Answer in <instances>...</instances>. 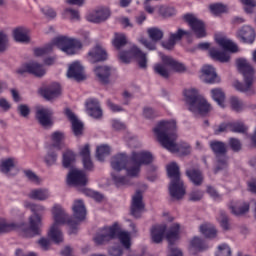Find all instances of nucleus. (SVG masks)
I'll use <instances>...</instances> for the list:
<instances>
[{
  "instance_id": "33",
  "label": "nucleus",
  "mask_w": 256,
  "mask_h": 256,
  "mask_svg": "<svg viewBox=\"0 0 256 256\" xmlns=\"http://www.w3.org/2000/svg\"><path fill=\"white\" fill-rule=\"evenodd\" d=\"M18 161L15 158H5L0 161V172L7 176L13 171L17 165Z\"/></svg>"
},
{
  "instance_id": "27",
  "label": "nucleus",
  "mask_w": 256,
  "mask_h": 256,
  "mask_svg": "<svg viewBox=\"0 0 256 256\" xmlns=\"http://www.w3.org/2000/svg\"><path fill=\"white\" fill-rule=\"evenodd\" d=\"M188 34L189 32L184 31L182 29H178L177 32L171 33L169 35V39L167 41L162 42V45L165 49L172 50L174 49L176 43L181 41V39Z\"/></svg>"
},
{
  "instance_id": "55",
  "label": "nucleus",
  "mask_w": 256,
  "mask_h": 256,
  "mask_svg": "<svg viewBox=\"0 0 256 256\" xmlns=\"http://www.w3.org/2000/svg\"><path fill=\"white\" fill-rule=\"evenodd\" d=\"M228 131H230V123H223L219 126L214 127V134L216 136H219L220 134L226 133Z\"/></svg>"
},
{
  "instance_id": "18",
  "label": "nucleus",
  "mask_w": 256,
  "mask_h": 256,
  "mask_svg": "<svg viewBox=\"0 0 256 256\" xmlns=\"http://www.w3.org/2000/svg\"><path fill=\"white\" fill-rule=\"evenodd\" d=\"M16 73L20 76H23L24 74L29 73L36 77H43L46 73V70L43 68L42 65L36 62H30L20 66L16 70Z\"/></svg>"
},
{
  "instance_id": "59",
  "label": "nucleus",
  "mask_w": 256,
  "mask_h": 256,
  "mask_svg": "<svg viewBox=\"0 0 256 256\" xmlns=\"http://www.w3.org/2000/svg\"><path fill=\"white\" fill-rule=\"evenodd\" d=\"M38 245L42 248V251H48L51 246V241L45 237L38 240Z\"/></svg>"
},
{
  "instance_id": "51",
  "label": "nucleus",
  "mask_w": 256,
  "mask_h": 256,
  "mask_svg": "<svg viewBox=\"0 0 256 256\" xmlns=\"http://www.w3.org/2000/svg\"><path fill=\"white\" fill-rule=\"evenodd\" d=\"M240 3L245 6V12L247 14H251L254 12V9L256 7V0H240Z\"/></svg>"
},
{
  "instance_id": "48",
  "label": "nucleus",
  "mask_w": 256,
  "mask_h": 256,
  "mask_svg": "<svg viewBox=\"0 0 256 256\" xmlns=\"http://www.w3.org/2000/svg\"><path fill=\"white\" fill-rule=\"evenodd\" d=\"M210 11L214 15H220L222 13H226L228 11V7L222 3H216L210 5Z\"/></svg>"
},
{
  "instance_id": "42",
  "label": "nucleus",
  "mask_w": 256,
  "mask_h": 256,
  "mask_svg": "<svg viewBox=\"0 0 256 256\" xmlns=\"http://www.w3.org/2000/svg\"><path fill=\"white\" fill-rule=\"evenodd\" d=\"M247 129L248 128L241 121L229 123L230 132L243 134L246 133Z\"/></svg>"
},
{
  "instance_id": "52",
  "label": "nucleus",
  "mask_w": 256,
  "mask_h": 256,
  "mask_svg": "<svg viewBox=\"0 0 256 256\" xmlns=\"http://www.w3.org/2000/svg\"><path fill=\"white\" fill-rule=\"evenodd\" d=\"M217 221L219 222L220 227H222L224 230L229 229V222L225 212H220L219 216L217 217Z\"/></svg>"
},
{
  "instance_id": "63",
  "label": "nucleus",
  "mask_w": 256,
  "mask_h": 256,
  "mask_svg": "<svg viewBox=\"0 0 256 256\" xmlns=\"http://www.w3.org/2000/svg\"><path fill=\"white\" fill-rule=\"evenodd\" d=\"M109 254L111 256H121L123 254V248L121 246L109 248Z\"/></svg>"
},
{
  "instance_id": "23",
  "label": "nucleus",
  "mask_w": 256,
  "mask_h": 256,
  "mask_svg": "<svg viewBox=\"0 0 256 256\" xmlns=\"http://www.w3.org/2000/svg\"><path fill=\"white\" fill-rule=\"evenodd\" d=\"M53 111L50 108H38L36 111V119L40 125L48 127L53 124Z\"/></svg>"
},
{
  "instance_id": "14",
  "label": "nucleus",
  "mask_w": 256,
  "mask_h": 256,
  "mask_svg": "<svg viewBox=\"0 0 256 256\" xmlns=\"http://www.w3.org/2000/svg\"><path fill=\"white\" fill-rule=\"evenodd\" d=\"M209 146L217 157L216 171L225 169L227 167L226 144L221 141L213 140L209 143Z\"/></svg>"
},
{
  "instance_id": "29",
  "label": "nucleus",
  "mask_w": 256,
  "mask_h": 256,
  "mask_svg": "<svg viewBox=\"0 0 256 256\" xmlns=\"http://www.w3.org/2000/svg\"><path fill=\"white\" fill-rule=\"evenodd\" d=\"M86 111L90 117L99 119L103 115V111L100 108L99 101L97 99H89L86 102Z\"/></svg>"
},
{
  "instance_id": "50",
  "label": "nucleus",
  "mask_w": 256,
  "mask_h": 256,
  "mask_svg": "<svg viewBox=\"0 0 256 256\" xmlns=\"http://www.w3.org/2000/svg\"><path fill=\"white\" fill-rule=\"evenodd\" d=\"M215 256H231L230 247L226 243L220 244Z\"/></svg>"
},
{
  "instance_id": "21",
  "label": "nucleus",
  "mask_w": 256,
  "mask_h": 256,
  "mask_svg": "<svg viewBox=\"0 0 256 256\" xmlns=\"http://www.w3.org/2000/svg\"><path fill=\"white\" fill-rule=\"evenodd\" d=\"M111 13L107 7H100L94 12L87 14V21L90 23L99 24L106 21Z\"/></svg>"
},
{
  "instance_id": "26",
  "label": "nucleus",
  "mask_w": 256,
  "mask_h": 256,
  "mask_svg": "<svg viewBox=\"0 0 256 256\" xmlns=\"http://www.w3.org/2000/svg\"><path fill=\"white\" fill-rule=\"evenodd\" d=\"M236 36L243 43H254L256 39V32L250 26H244L238 30Z\"/></svg>"
},
{
  "instance_id": "3",
  "label": "nucleus",
  "mask_w": 256,
  "mask_h": 256,
  "mask_svg": "<svg viewBox=\"0 0 256 256\" xmlns=\"http://www.w3.org/2000/svg\"><path fill=\"white\" fill-rule=\"evenodd\" d=\"M153 131L160 145L169 152L182 155L190 153V146L188 144H177V122L175 120L160 121Z\"/></svg>"
},
{
  "instance_id": "39",
  "label": "nucleus",
  "mask_w": 256,
  "mask_h": 256,
  "mask_svg": "<svg viewBox=\"0 0 256 256\" xmlns=\"http://www.w3.org/2000/svg\"><path fill=\"white\" fill-rule=\"evenodd\" d=\"M65 138L64 133L61 131H55L52 133L51 139H52V148L56 150H61L63 148V139Z\"/></svg>"
},
{
  "instance_id": "44",
  "label": "nucleus",
  "mask_w": 256,
  "mask_h": 256,
  "mask_svg": "<svg viewBox=\"0 0 256 256\" xmlns=\"http://www.w3.org/2000/svg\"><path fill=\"white\" fill-rule=\"evenodd\" d=\"M230 107L235 112H242L244 109V103L236 96H232L229 99Z\"/></svg>"
},
{
  "instance_id": "17",
  "label": "nucleus",
  "mask_w": 256,
  "mask_h": 256,
  "mask_svg": "<svg viewBox=\"0 0 256 256\" xmlns=\"http://www.w3.org/2000/svg\"><path fill=\"white\" fill-rule=\"evenodd\" d=\"M147 32L152 41L140 38L139 43H142L148 50L154 51L156 50V43L162 40L164 34L159 28H149Z\"/></svg>"
},
{
  "instance_id": "35",
  "label": "nucleus",
  "mask_w": 256,
  "mask_h": 256,
  "mask_svg": "<svg viewBox=\"0 0 256 256\" xmlns=\"http://www.w3.org/2000/svg\"><path fill=\"white\" fill-rule=\"evenodd\" d=\"M94 73L100 83H108L111 68L108 66H98L94 69Z\"/></svg>"
},
{
  "instance_id": "25",
  "label": "nucleus",
  "mask_w": 256,
  "mask_h": 256,
  "mask_svg": "<svg viewBox=\"0 0 256 256\" xmlns=\"http://www.w3.org/2000/svg\"><path fill=\"white\" fill-rule=\"evenodd\" d=\"M65 115L67 116V118L69 119V121L72 124V131L74 133L75 136H80L83 133V128L84 125L83 123L78 119V117L76 116V114L71 111L69 108H66L65 110Z\"/></svg>"
},
{
  "instance_id": "32",
  "label": "nucleus",
  "mask_w": 256,
  "mask_h": 256,
  "mask_svg": "<svg viewBox=\"0 0 256 256\" xmlns=\"http://www.w3.org/2000/svg\"><path fill=\"white\" fill-rule=\"evenodd\" d=\"M208 249V244L199 237H194L189 246V251L193 254L204 252Z\"/></svg>"
},
{
  "instance_id": "7",
  "label": "nucleus",
  "mask_w": 256,
  "mask_h": 256,
  "mask_svg": "<svg viewBox=\"0 0 256 256\" xmlns=\"http://www.w3.org/2000/svg\"><path fill=\"white\" fill-rule=\"evenodd\" d=\"M24 206L30 209L33 215L29 217V226L22 227V236L35 237L41 235L43 222L40 215H43L46 211L45 206L41 204H30L28 202H25Z\"/></svg>"
},
{
  "instance_id": "49",
  "label": "nucleus",
  "mask_w": 256,
  "mask_h": 256,
  "mask_svg": "<svg viewBox=\"0 0 256 256\" xmlns=\"http://www.w3.org/2000/svg\"><path fill=\"white\" fill-rule=\"evenodd\" d=\"M53 149H55V148L50 147V149L48 151V154L45 158V161H46L48 166H53L57 162L58 156H57V153L55 151H53Z\"/></svg>"
},
{
  "instance_id": "36",
  "label": "nucleus",
  "mask_w": 256,
  "mask_h": 256,
  "mask_svg": "<svg viewBox=\"0 0 256 256\" xmlns=\"http://www.w3.org/2000/svg\"><path fill=\"white\" fill-rule=\"evenodd\" d=\"M28 197L38 201H45L50 197V192L46 188L32 189L29 192Z\"/></svg>"
},
{
  "instance_id": "30",
  "label": "nucleus",
  "mask_w": 256,
  "mask_h": 256,
  "mask_svg": "<svg viewBox=\"0 0 256 256\" xmlns=\"http://www.w3.org/2000/svg\"><path fill=\"white\" fill-rule=\"evenodd\" d=\"M41 94L48 101L54 100L61 95V86L59 83H52L47 88L41 90Z\"/></svg>"
},
{
  "instance_id": "64",
  "label": "nucleus",
  "mask_w": 256,
  "mask_h": 256,
  "mask_svg": "<svg viewBox=\"0 0 256 256\" xmlns=\"http://www.w3.org/2000/svg\"><path fill=\"white\" fill-rule=\"evenodd\" d=\"M18 111L20 116L26 118L30 114V109L27 105H20L18 106Z\"/></svg>"
},
{
  "instance_id": "61",
  "label": "nucleus",
  "mask_w": 256,
  "mask_h": 256,
  "mask_svg": "<svg viewBox=\"0 0 256 256\" xmlns=\"http://www.w3.org/2000/svg\"><path fill=\"white\" fill-rule=\"evenodd\" d=\"M229 146L234 152H238L241 150V142L236 138H231L229 140Z\"/></svg>"
},
{
  "instance_id": "40",
  "label": "nucleus",
  "mask_w": 256,
  "mask_h": 256,
  "mask_svg": "<svg viewBox=\"0 0 256 256\" xmlns=\"http://www.w3.org/2000/svg\"><path fill=\"white\" fill-rule=\"evenodd\" d=\"M76 161V155L73 151L67 150L62 155V166L65 168H70Z\"/></svg>"
},
{
  "instance_id": "46",
  "label": "nucleus",
  "mask_w": 256,
  "mask_h": 256,
  "mask_svg": "<svg viewBox=\"0 0 256 256\" xmlns=\"http://www.w3.org/2000/svg\"><path fill=\"white\" fill-rule=\"evenodd\" d=\"M16 228L17 225L13 224V222H7L5 219L0 218V234L14 231Z\"/></svg>"
},
{
  "instance_id": "60",
  "label": "nucleus",
  "mask_w": 256,
  "mask_h": 256,
  "mask_svg": "<svg viewBox=\"0 0 256 256\" xmlns=\"http://www.w3.org/2000/svg\"><path fill=\"white\" fill-rule=\"evenodd\" d=\"M207 194H209L215 201H219L222 198L213 186H207Z\"/></svg>"
},
{
  "instance_id": "13",
  "label": "nucleus",
  "mask_w": 256,
  "mask_h": 256,
  "mask_svg": "<svg viewBox=\"0 0 256 256\" xmlns=\"http://www.w3.org/2000/svg\"><path fill=\"white\" fill-rule=\"evenodd\" d=\"M135 59L140 68L145 69L147 67L146 53L142 52L136 45H133L128 52H120L119 60L123 63H130Z\"/></svg>"
},
{
  "instance_id": "47",
  "label": "nucleus",
  "mask_w": 256,
  "mask_h": 256,
  "mask_svg": "<svg viewBox=\"0 0 256 256\" xmlns=\"http://www.w3.org/2000/svg\"><path fill=\"white\" fill-rule=\"evenodd\" d=\"M158 13L165 18L176 15V9L169 6H159Z\"/></svg>"
},
{
  "instance_id": "6",
  "label": "nucleus",
  "mask_w": 256,
  "mask_h": 256,
  "mask_svg": "<svg viewBox=\"0 0 256 256\" xmlns=\"http://www.w3.org/2000/svg\"><path fill=\"white\" fill-rule=\"evenodd\" d=\"M54 47L62 50V52L66 53L67 55H75L82 49L83 44L80 40L73 37L58 36L45 47L35 49L34 54L37 57L44 56L52 51Z\"/></svg>"
},
{
  "instance_id": "8",
  "label": "nucleus",
  "mask_w": 256,
  "mask_h": 256,
  "mask_svg": "<svg viewBox=\"0 0 256 256\" xmlns=\"http://www.w3.org/2000/svg\"><path fill=\"white\" fill-rule=\"evenodd\" d=\"M237 70L244 77V83L235 80L233 82V87L238 92L246 93L253 89V84L255 82V70L250 63L244 59L240 58L236 61Z\"/></svg>"
},
{
  "instance_id": "22",
  "label": "nucleus",
  "mask_w": 256,
  "mask_h": 256,
  "mask_svg": "<svg viewBox=\"0 0 256 256\" xmlns=\"http://www.w3.org/2000/svg\"><path fill=\"white\" fill-rule=\"evenodd\" d=\"M200 79L208 84L220 83V77L217 75L215 68L210 65L203 67Z\"/></svg>"
},
{
  "instance_id": "57",
  "label": "nucleus",
  "mask_w": 256,
  "mask_h": 256,
  "mask_svg": "<svg viewBox=\"0 0 256 256\" xmlns=\"http://www.w3.org/2000/svg\"><path fill=\"white\" fill-rule=\"evenodd\" d=\"M42 14H44L48 19L56 18L57 13L53 8H50L48 6L41 9Z\"/></svg>"
},
{
  "instance_id": "16",
  "label": "nucleus",
  "mask_w": 256,
  "mask_h": 256,
  "mask_svg": "<svg viewBox=\"0 0 256 256\" xmlns=\"http://www.w3.org/2000/svg\"><path fill=\"white\" fill-rule=\"evenodd\" d=\"M88 183L87 175L83 170L72 167L67 175V184L73 187H84Z\"/></svg>"
},
{
  "instance_id": "38",
  "label": "nucleus",
  "mask_w": 256,
  "mask_h": 256,
  "mask_svg": "<svg viewBox=\"0 0 256 256\" xmlns=\"http://www.w3.org/2000/svg\"><path fill=\"white\" fill-rule=\"evenodd\" d=\"M186 174L194 185L199 186L202 184L203 176L200 170H197V169L187 170Z\"/></svg>"
},
{
  "instance_id": "11",
  "label": "nucleus",
  "mask_w": 256,
  "mask_h": 256,
  "mask_svg": "<svg viewBox=\"0 0 256 256\" xmlns=\"http://www.w3.org/2000/svg\"><path fill=\"white\" fill-rule=\"evenodd\" d=\"M167 174L171 179L169 186L170 196L175 200H180L186 194L183 181L180 178V168L177 163L172 162L167 166Z\"/></svg>"
},
{
  "instance_id": "9",
  "label": "nucleus",
  "mask_w": 256,
  "mask_h": 256,
  "mask_svg": "<svg viewBox=\"0 0 256 256\" xmlns=\"http://www.w3.org/2000/svg\"><path fill=\"white\" fill-rule=\"evenodd\" d=\"M215 42L218 46L222 47L224 51H219L217 48H210V57L219 63H228L230 59V53L238 52V46L236 43L226 37L225 34H215Z\"/></svg>"
},
{
  "instance_id": "19",
  "label": "nucleus",
  "mask_w": 256,
  "mask_h": 256,
  "mask_svg": "<svg viewBox=\"0 0 256 256\" xmlns=\"http://www.w3.org/2000/svg\"><path fill=\"white\" fill-rule=\"evenodd\" d=\"M144 212L145 204L143 202V194L141 191H136L132 197L131 215L135 218H139Z\"/></svg>"
},
{
  "instance_id": "2",
  "label": "nucleus",
  "mask_w": 256,
  "mask_h": 256,
  "mask_svg": "<svg viewBox=\"0 0 256 256\" xmlns=\"http://www.w3.org/2000/svg\"><path fill=\"white\" fill-rule=\"evenodd\" d=\"M73 216L77 220L74 222L70 216L66 213L65 209L60 204H54L52 207L53 224L48 232V237L55 244L63 242V233L60 229L61 226L68 225L69 235H74L78 231L79 222H82L86 218V208L82 200H76L72 207Z\"/></svg>"
},
{
  "instance_id": "5",
  "label": "nucleus",
  "mask_w": 256,
  "mask_h": 256,
  "mask_svg": "<svg viewBox=\"0 0 256 256\" xmlns=\"http://www.w3.org/2000/svg\"><path fill=\"white\" fill-rule=\"evenodd\" d=\"M115 238L118 239L124 249L130 250L131 233L128 231H122L119 222H114L111 226H105L102 229H99L94 237V242L97 245H102Z\"/></svg>"
},
{
  "instance_id": "1",
  "label": "nucleus",
  "mask_w": 256,
  "mask_h": 256,
  "mask_svg": "<svg viewBox=\"0 0 256 256\" xmlns=\"http://www.w3.org/2000/svg\"><path fill=\"white\" fill-rule=\"evenodd\" d=\"M154 161L152 153L146 150L132 152L129 158L126 153H118L111 159L112 179L117 187L129 185V177H138L142 165H148ZM126 170L127 176H121L118 172Z\"/></svg>"
},
{
  "instance_id": "15",
  "label": "nucleus",
  "mask_w": 256,
  "mask_h": 256,
  "mask_svg": "<svg viewBox=\"0 0 256 256\" xmlns=\"http://www.w3.org/2000/svg\"><path fill=\"white\" fill-rule=\"evenodd\" d=\"M184 20L190 26L195 36L199 39L207 35L205 24L195 14H185Z\"/></svg>"
},
{
  "instance_id": "62",
  "label": "nucleus",
  "mask_w": 256,
  "mask_h": 256,
  "mask_svg": "<svg viewBox=\"0 0 256 256\" xmlns=\"http://www.w3.org/2000/svg\"><path fill=\"white\" fill-rule=\"evenodd\" d=\"M204 193L200 190L192 191L190 194V200L192 201H199L202 199Z\"/></svg>"
},
{
  "instance_id": "43",
  "label": "nucleus",
  "mask_w": 256,
  "mask_h": 256,
  "mask_svg": "<svg viewBox=\"0 0 256 256\" xmlns=\"http://www.w3.org/2000/svg\"><path fill=\"white\" fill-rule=\"evenodd\" d=\"M110 154V147L108 145L97 146L96 148V159L104 161L105 157Z\"/></svg>"
},
{
  "instance_id": "45",
  "label": "nucleus",
  "mask_w": 256,
  "mask_h": 256,
  "mask_svg": "<svg viewBox=\"0 0 256 256\" xmlns=\"http://www.w3.org/2000/svg\"><path fill=\"white\" fill-rule=\"evenodd\" d=\"M127 43V38L125 34H118L114 35V39L112 41V45L117 49L120 50L124 45Z\"/></svg>"
},
{
  "instance_id": "34",
  "label": "nucleus",
  "mask_w": 256,
  "mask_h": 256,
  "mask_svg": "<svg viewBox=\"0 0 256 256\" xmlns=\"http://www.w3.org/2000/svg\"><path fill=\"white\" fill-rule=\"evenodd\" d=\"M14 40L17 43H29V30L25 27H18L13 31Z\"/></svg>"
},
{
  "instance_id": "10",
  "label": "nucleus",
  "mask_w": 256,
  "mask_h": 256,
  "mask_svg": "<svg viewBox=\"0 0 256 256\" xmlns=\"http://www.w3.org/2000/svg\"><path fill=\"white\" fill-rule=\"evenodd\" d=\"M184 100L190 112L195 115H207L213 108L198 90L191 88L184 90Z\"/></svg>"
},
{
  "instance_id": "54",
  "label": "nucleus",
  "mask_w": 256,
  "mask_h": 256,
  "mask_svg": "<svg viewBox=\"0 0 256 256\" xmlns=\"http://www.w3.org/2000/svg\"><path fill=\"white\" fill-rule=\"evenodd\" d=\"M84 193L87 197H92L97 202H101L104 198V196L102 194H100L99 192H97L95 190L86 189L84 191Z\"/></svg>"
},
{
  "instance_id": "20",
  "label": "nucleus",
  "mask_w": 256,
  "mask_h": 256,
  "mask_svg": "<svg viewBox=\"0 0 256 256\" xmlns=\"http://www.w3.org/2000/svg\"><path fill=\"white\" fill-rule=\"evenodd\" d=\"M107 58L108 53L100 44H97L88 52V61L90 63L104 62Z\"/></svg>"
},
{
  "instance_id": "37",
  "label": "nucleus",
  "mask_w": 256,
  "mask_h": 256,
  "mask_svg": "<svg viewBox=\"0 0 256 256\" xmlns=\"http://www.w3.org/2000/svg\"><path fill=\"white\" fill-rule=\"evenodd\" d=\"M199 232L206 238H216L217 236V229L213 224L200 225Z\"/></svg>"
},
{
  "instance_id": "12",
  "label": "nucleus",
  "mask_w": 256,
  "mask_h": 256,
  "mask_svg": "<svg viewBox=\"0 0 256 256\" xmlns=\"http://www.w3.org/2000/svg\"><path fill=\"white\" fill-rule=\"evenodd\" d=\"M159 57L163 64H156L154 66V71L164 79L169 78L170 69L176 73H184L186 71V66L182 62L175 60L173 57L166 56L162 52H159Z\"/></svg>"
},
{
  "instance_id": "53",
  "label": "nucleus",
  "mask_w": 256,
  "mask_h": 256,
  "mask_svg": "<svg viewBox=\"0 0 256 256\" xmlns=\"http://www.w3.org/2000/svg\"><path fill=\"white\" fill-rule=\"evenodd\" d=\"M24 174L28 180L35 185H39L42 182V180L32 170H25Z\"/></svg>"
},
{
  "instance_id": "56",
  "label": "nucleus",
  "mask_w": 256,
  "mask_h": 256,
  "mask_svg": "<svg viewBox=\"0 0 256 256\" xmlns=\"http://www.w3.org/2000/svg\"><path fill=\"white\" fill-rule=\"evenodd\" d=\"M65 14L72 20V21H79L80 20V14L78 10L75 9H66Z\"/></svg>"
},
{
  "instance_id": "31",
  "label": "nucleus",
  "mask_w": 256,
  "mask_h": 256,
  "mask_svg": "<svg viewBox=\"0 0 256 256\" xmlns=\"http://www.w3.org/2000/svg\"><path fill=\"white\" fill-rule=\"evenodd\" d=\"M79 155L83 158L84 168L86 170H92L94 168V164L90 158V146L88 144L79 148Z\"/></svg>"
},
{
  "instance_id": "24",
  "label": "nucleus",
  "mask_w": 256,
  "mask_h": 256,
  "mask_svg": "<svg viewBox=\"0 0 256 256\" xmlns=\"http://www.w3.org/2000/svg\"><path fill=\"white\" fill-rule=\"evenodd\" d=\"M67 77L75 81H83L85 79L84 70L80 62L75 61L70 64Z\"/></svg>"
},
{
  "instance_id": "58",
  "label": "nucleus",
  "mask_w": 256,
  "mask_h": 256,
  "mask_svg": "<svg viewBox=\"0 0 256 256\" xmlns=\"http://www.w3.org/2000/svg\"><path fill=\"white\" fill-rule=\"evenodd\" d=\"M8 46V36L0 32V52H4Z\"/></svg>"
},
{
  "instance_id": "4",
  "label": "nucleus",
  "mask_w": 256,
  "mask_h": 256,
  "mask_svg": "<svg viewBox=\"0 0 256 256\" xmlns=\"http://www.w3.org/2000/svg\"><path fill=\"white\" fill-rule=\"evenodd\" d=\"M167 227L165 224H155L150 229V236L152 242L155 244H160L165 235L169 243L170 254L169 256H183V252L178 248H171V246L180 239V224H172L168 232H166Z\"/></svg>"
},
{
  "instance_id": "41",
  "label": "nucleus",
  "mask_w": 256,
  "mask_h": 256,
  "mask_svg": "<svg viewBox=\"0 0 256 256\" xmlns=\"http://www.w3.org/2000/svg\"><path fill=\"white\" fill-rule=\"evenodd\" d=\"M212 99L218 104V106L225 107V93L221 89L211 90Z\"/></svg>"
},
{
  "instance_id": "28",
  "label": "nucleus",
  "mask_w": 256,
  "mask_h": 256,
  "mask_svg": "<svg viewBox=\"0 0 256 256\" xmlns=\"http://www.w3.org/2000/svg\"><path fill=\"white\" fill-rule=\"evenodd\" d=\"M228 207L233 215L241 216L249 212L250 205L244 201H231Z\"/></svg>"
}]
</instances>
